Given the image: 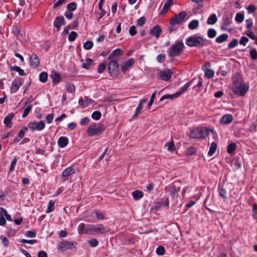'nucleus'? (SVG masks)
Listing matches in <instances>:
<instances>
[{
    "mask_svg": "<svg viewBox=\"0 0 257 257\" xmlns=\"http://www.w3.org/2000/svg\"><path fill=\"white\" fill-rule=\"evenodd\" d=\"M248 89V86L243 83L242 78L239 74H236L233 77L232 90L234 93L243 96Z\"/></svg>",
    "mask_w": 257,
    "mask_h": 257,
    "instance_id": "1",
    "label": "nucleus"
},
{
    "mask_svg": "<svg viewBox=\"0 0 257 257\" xmlns=\"http://www.w3.org/2000/svg\"><path fill=\"white\" fill-rule=\"evenodd\" d=\"M208 135V131L205 127H196L190 133V137L193 139H202Z\"/></svg>",
    "mask_w": 257,
    "mask_h": 257,
    "instance_id": "2",
    "label": "nucleus"
},
{
    "mask_svg": "<svg viewBox=\"0 0 257 257\" xmlns=\"http://www.w3.org/2000/svg\"><path fill=\"white\" fill-rule=\"evenodd\" d=\"M86 227L87 234H103L107 232L105 227L101 224L97 225L87 224Z\"/></svg>",
    "mask_w": 257,
    "mask_h": 257,
    "instance_id": "3",
    "label": "nucleus"
},
{
    "mask_svg": "<svg viewBox=\"0 0 257 257\" xmlns=\"http://www.w3.org/2000/svg\"><path fill=\"white\" fill-rule=\"evenodd\" d=\"M184 45L183 42H178L175 43L169 49V55L170 57H177L180 55Z\"/></svg>",
    "mask_w": 257,
    "mask_h": 257,
    "instance_id": "4",
    "label": "nucleus"
},
{
    "mask_svg": "<svg viewBox=\"0 0 257 257\" xmlns=\"http://www.w3.org/2000/svg\"><path fill=\"white\" fill-rule=\"evenodd\" d=\"M104 131L103 125L100 123H94L90 125L87 129V134L92 137L101 134Z\"/></svg>",
    "mask_w": 257,
    "mask_h": 257,
    "instance_id": "5",
    "label": "nucleus"
},
{
    "mask_svg": "<svg viewBox=\"0 0 257 257\" xmlns=\"http://www.w3.org/2000/svg\"><path fill=\"white\" fill-rule=\"evenodd\" d=\"M204 41L200 37L192 36L189 37L186 41V44L189 47H198L204 45Z\"/></svg>",
    "mask_w": 257,
    "mask_h": 257,
    "instance_id": "6",
    "label": "nucleus"
},
{
    "mask_svg": "<svg viewBox=\"0 0 257 257\" xmlns=\"http://www.w3.org/2000/svg\"><path fill=\"white\" fill-rule=\"evenodd\" d=\"M118 64L116 60H111L108 64L109 74L112 76H117L118 74Z\"/></svg>",
    "mask_w": 257,
    "mask_h": 257,
    "instance_id": "7",
    "label": "nucleus"
},
{
    "mask_svg": "<svg viewBox=\"0 0 257 257\" xmlns=\"http://www.w3.org/2000/svg\"><path fill=\"white\" fill-rule=\"evenodd\" d=\"M29 128L33 132L41 131L45 127V124L43 121H31L28 123Z\"/></svg>",
    "mask_w": 257,
    "mask_h": 257,
    "instance_id": "8",
    "label": "nucleus"
},
{
    "mask_svg": "<svg viewBox=\"0 0 257 257\" xmlns=\"http://www.w3.org/2000/svg\"><path fill=\"white\" fill-rule=\"evenodd\" d=\"M24 83L23 80L20 77L15 78L14 80L12 82L10 91L11 93H15L18 91L20 87L23 85Z\"/></svg>",
    "mask_w": 257,
    "mask_h": 257,
    "instance_id": "9",
    "label": "nucleus"
},
{
    "mask_svg": "<svg viewBox=\"0 0 257 257\" xmlns=\"http://www.w3.org/2000/svg\"><path fill=\"white\" fill-rule=\"evenodd\" d=\"M172 75V71L169 69L163 70H160L157 74V77L159 79L164 81L169 80Z\"/></svg>",
    "mask_w": 257,
    "mask_h": 257,
    "instance_id": "10",
    "label": "nucleus"
},
{
    "mask_svg": "<svg viewBox=\"0 0 257 257\" xmlns=\"http://www.w3.org/2000/svg\"><path fill=\"white\" fill-rule=\"evenodd\" d=\"M134 63L135 59L134 58L123 61L120 64V69L123 72H125L130 69Z\"/></svg>",
    "mask_w": 257,
    "mask_h": 257,
    "instance_id": "11",
    "label": "nucleus"
},
{
    "mask_svg": "<svg viewBox=\"0 0 257 257\" xmlns=\"http://www.w3.org/2000/svg\"><path fill=\"white\" fill-rule=\"evenodd\" d=\"M186 17L185 12H181L175 17L171 18L170 23L172 25L178 24L182 22L183 19Z\"/></svg>",
    "mask_w": 257,
    "mask_h": 257,
    "instance_id": "12",
    "label": "nucleus"
},
{
    "mask_svg": "<svg viewBox=\"0 0 257 257\" xmlns=\"http://www.w3.org/2000/svg\"><path fill=\"white\" fill-rule=\"evenodd\" d=\"M65 24V19L63 16L57 17L54 21V27L59 31L60 28Z\"/></svg>",
    "mask_w": 257,
    "mask_h": 257,
    "instance_id": "13",
    "label": "nucleus"
},
{
    "mask_svg": "<svg viewBox=\"0 0 257 257\" xmlns=\"http://www.w3.org/2000/svg\"><path fill=\"white\" fill-rule=\"evenodd\" d=\"M30 59L31 67L34 68H37L40 64V60L38 56L36 54H32L30 56Z\"/></svg>",
    "mask_w": 257,
    "mask_h": 257,
    "instance_id": "14",
    "label": "nucleus"
},
{
    "mask_svg": "<svg viewBox=\"0 0 257 257\" xmlns=\"http://www.w3.org/2000/svg\"><path fill=\"white\" fill-rule=\"evenodd\" d=\"M233 120V117L231 114H227L223 115L220 119V123L223 125L229 124Z\"/></svg>",
    "mask_w": 257,
    "mask_h": 257,
    "instance_id": "15",
    "label": "nucleus"
},
{
    "mask_svg": "<svg viewBox=\"0 0 257 257\" xmlns=\"http://www.w3.org/2000/svg\"><path fill=\"white\" fill-rule=\"evenodd\" d=\"M50 77L52 79L54 85H57L60 81V76L56 71L51 72Z\"/></svg>",
    "mask_w": 257,
    "mask_h": 257,
    "instance_id": "16",
    "label": "nucleus"
},
{
    "mask_svg": "<svg viewBox=\"0 0 257 257\" xmlns=\"http://www.w3.org/2000/svg\"><path fill=\"white\" fill-rule=\"evenodd\" d=\"M14 117V114L13 113H10L8 114L4 119V122L5 125L9 127H11L12 126V120Z\"/></svg>",
    "mask_w": 257,
    "mask_h": 257,
    "instance_id": "17",
    "label": "nucleus"
},
{
    "mask_svg": "<svg viewBox=\"0 0 257 257\" xmlns=\"http://www.w3.org/2000/svg\"><path fill=\"white\" fill-rule=\"evenodd\" d=\"M173 4V0H168L164 4L162 10L161 11L160 14H165Z\"/></svg>",
    "mask_w": 257,
    "mask_h": 257,
    "instance_id": "18",
    "label": "nucleus"
},
{
    "mask_svg": "<svg viewBox=\"0 0 257 257\" xmlns=\"http://www.w3.org/2000/svg\"><path fill=\"white\" fill-rule=\"evenodd\" d=\"M28 131L27 127H23L19 133L18 136L14 139V142L18 143L24 137L26 133Z\"/></svg>",
    "mask_w": 257,
    "mask_h": 257,
    "instance_id": "19",
    "label": "nucleus"
},
{
    "mask_svg": "<svg viewBox=\"0 0 257 257\" xmlns=\"http://www.w3.org/2000/svg\"><path fill=\"white\" fill-rule=\"evenodd\" d=\"M75 171L71 167H67L63 172L62 175L63 177H67L74 174Z\"/></svg>",
    "mask_w": 257,
    "mask_h": 257,
    "instance_id": "20",
    "label": "nucleus"
},
{
    "mask_svg": "<svg viewBox=\"0 0 257 257\" xmlns=\"http://www.w3.org/2000/svg\"><path fill=\"white\" fill-rule=\"evenodd\" d=\"M73 243L69 241H63L61 242L59 245V248L61 249H67L72 247Z\"/></svg>",
    "mask_w": 257,
    "mask_h": 257,
    "instance_id": "21",
    "label": "nucleus"
},
{
    "mask_svg": "<svg viewBox=\"0 0 257 257\" xmlns=\"http://www.w3.org/2000/svg\"><path fill=\"white\" fill-rule=\"evenodd\" d=\"M203 70L204 71V74L206 78H212L214 75V72L212 69H208L205 66L202 67Z\"/></svg>",
    "mask_w": 257,
    "mask_h": 257,
    "instance_id": "22",
    "label": "nucleus"
},
{
    "mask_svg": "<svg viewBox=\"0 0 257 257\" xmlns=\"http://www.w3.org/2000/svg\"><path fill=\"white\" fill-rule=\"evenodd\" d=\"M68 144V139L64 137H60L58 141L59 146L62 148L65 147Z\"/></svg>",
    "mask_w": 257,
    "mask_h": 257,
    "instance_id": "23",
    "label": "nucleus"
},
{
    "mask_svg": "<svg viewBox=\"0 0 257 257\" xmlns=\"http://www.w3.org/2000/svg\"><path fill=\"white\" fill-rule=\"evenodd\" d=\"M161 32L162 30L160 27L158 26H156L151 30L150 34L158 38L160 36Z\"/></svg>",
    "mask_w": 257,
    "mask_h": 257,
    "instance_id": "24",
    "label": "nucleus"
},
{
    "mask_svg": "<svg viewBox=\"0 0 257 257\" xmlns=\"http://www.w3.org/2000/svg\"><path fill=\"white\" fill-rule=\"evenodd\" d=\"M122 54V50L120 49H116L110 54L108 59H110L121 56Z\"/></svg>",
    "mask_w": 257,
    "mask_h": 257,
    "instance_id": "25",
    "label": "nucleus"
},
{
    "mask_svg": "<svg viewBox=\"0 0 257 257\" xmlns=\"http://www.w3.org/2000/svg\"><path fill=\"white\" fill-rule=\"evenodd\" d=\"M191 84V82H188L186 83L184 85H183L182 87L180 88L179 91L177 92L176 95H179V96L184 93L187 89L190 87Z\"/></svg>",
    "mask_w": 257,
    "mask_h": 257,
    "instance_id": "26",
    "label": "nucleus"
},
{
    "mask_svg": "<svg viewBox=\"0 0 257 257\" xmlns=\"http://www.w3.org/2000/svg\"><path fill=\"white\" fill-rule=\"evenodd\" d=\"M1 216H5L9 221L12 220L11 216L8 214L7 210L3 207H0V217Z\"/></svg>",
    "mask_w": 257,
    "mask_h": 257,
    "instance_id": "27",
    "label": "nucleus"
},
{
    "mask_svg": "<svg viewBox=\"0 0 257 257\" xmlns=\"http://www.w3.org/2000/svg\"><path fill=\"white\" fill-rule=\"evenodd\" d=\"M132 196L134 199L137 200L140 199L143 196V193L139 190H135L132 192Z\"/></svg>",
    "mask_w": 257,
    "mask_h": 257,
    "instance_id": "28",
    "label": "nucleus"
},
{
    "mask_svg": "<svg viewBox=\"0 0 257 257\" xmlns=\"http://www.w3.org/2000/svg\"><path fill=\"white\" fill-rule=\"evenodd\" d=\"M217 21V18L215 14L211 15L207 19V24L208 25H213Z\"/></svg>",
    "mask_w": 257,
    "mask_h": 257,
    "instance_id": "29",
    "label": "nucleus"
},
{
    "mask_svg": "<svg viewBox=\"0 0 257 257\" xmlns=\"http://www.w3.org/2000/svg\"><path fill=\"white\" fill-rule=\"evenodd\" d=\"M227 38L228 35L226 34H223L217 37L215 39V41L217 43H221L225 41Z\"/></svg>",
    "mask_w": 257,
    "mask_h": 257,
    "instance_id": "30",
    "label": "nucleus"
},
{
    "mask_svg": "<svg viewBox=\"0 0 257 257\" xmlns=\"http://www.w3.org/2000/svg\"><path fill=\"white\" fill-rule=\"evenodd\" d=\"M87 224H85L84 223H81L78 227V231L79 233H86L87 234L86 231V227Z\"/></svg>",
    "mask_w": 257,
    "mask_h": 257,
    "instance_id": "31",
    "label": "nucleus"
},
{
    "mask_svg": "<svg viewBox=\"0 0 257 257\" xmlns=\"http://www.w3.org/2000/svg\"><path fill=\"white\" fill-rule=\"evenodd\" d=\"M198 21L197 20H194L189 23L188 24V28L190 30H194L198 27Z\"/></svg>",
    "mask_w": 257,
    "mask_h": 257,
    "instance_id": "32",
    "label": "nucleus"
},
{
    "mask_svg": "<svg viewBox=\"0 0 257 257\" xmlns=\"http://www.w3.org/2000/svg\"><path fill=\"white\" fill-rule=\"evenodd\" d=\"M54 205H55V202L51 200L49 201L48 204L47 209L46 210L45 212L46 213H49L51 212H52L54 209Z\"/></svg>",
    "mask_w": 257,
    "mask_h": 257,
    "instance_id": "33",
    "label": "nucleus"
},
{
    "mask_svg": "<svg viewBox=\"0 0 257 257\" xmlns=\"http://www.w3.org/2000/svg\"><path fill=\"white\" fill-rule=\"evenodd\" d=\"M48 74L45 72H41L39 75V80L42 83H45L47 81Z\"/></svg>",
    "mask_w": 257,
    "mask_h": 257,
    "instance_id": "34",
    "label": "nucleus"
},
{
    "mask_svg": "<svg viewBox=\"0 0 257 257\" xmlns=\"http://www.w3.org/2000/svg\"><path fill=\"white\" fill-rule=\"evenodd\" d=\"M236 146V144L234 143L229 144L227 148V152L228 154L232 153L235 150Z\"/></svg>",
    "mask_w": 257,
    "mask_h": 257,
    "instance_id": "35",
    "label": "nucleus"
},
{
    "mask_svg": "<svg viewBox=\"0 0 257 257\" xmlns=\"http://www.w3.org/2000/svg\"><path fill=\"white\" fill-rule=\"evenodd\" d=\"M66 89L68 92L73 93L75 91V87L73 84L71 83H67L66 84Z\"/></svg>",
    "mask_w": 257,
    "mask_h": 257,
    "instance_id": "36",
    "label": "nucleus"
},
{
    "mask_svg": "<svg viewBox=\"0 0 257 257\" xmlns=\"http://www.w3.org/2000/svg\"><path fill=\"white\" fill-rule=\"evenodd\" d=\"M11 70L18 72L20 76H23L25 74V71L24 70L22 69L19 66H14L11 68Z\"/></svg>",
    "mask_w": 257,
    "mask_h": 257,
    "instance_id": "37",
    "label": "nucleus"
},
{
    "mask_svg": "<svg viewBox=\"0 0 257 257\" xmlns=\"http://www.w3.org/2000/svg\"><path fill=\"white\" fill-rule=\"evenodd\" d=\"M216 148L217 145L215 143H211L208 151V155L209 156H212L215 152Z\"/></svg>",
    "mask_w": 257,
    "mask_h": 257,
    "instance_id": "38",
    "label": "nucleus"
},
{
    "mask_svg": "<svg viewBox=\"0 0 257 257\" xmlns=\"http://www.w3.org/2000/svg\"><path fill=\"white\" fill-rule=\"evenodd\" d=\"M176 94H177V92H176L175 93H174L173 94L164 95L161 97L160 100L162 101L163 100L165 99H173L174 98L178 97L179 96L176 95Z\"/></svg>",
    "mask_w": 257,
    "mask_h": 257,
    "instance_id": "39",
    "label": "nucleus"
},
{
    "mask_svg": "<svg viewBox=\"0 0 257 257\" xmlns=\"http://www.w3.org/2000/svg\"><path fill=\"white\" fill-rule=\"evenodd\" d=\"M92 63V60L89 58H87L86 59L85 62L82 64V67L85 69H88Z\"/></svg>",
    "mask_w": 257,
    "mask_h": 257,
    "instance_id": "40",
    "label": "nucleus"
},
{
    "mask_svg": "<svg viewBox=\"0 0 257 257\" xmlns=\"http://www.w3.org/2000/svg\"><path fill=\"white\" fill-rule=\"evenodd\" d=\"M101 116V113L99 111H94L91 115V117L93 119L99 120Z\"/></svg>",
    "mask_w": 257,
    "mask_h": 257,
    "instance_id": "41",
    "label": "nucleus"
},
{
    "mask_svg": "<svg viewBox=\"0 0 257 257\" xmlns=\"http://www.w3.org/2000/svg\"><path fill=\"white\" fill-rule=\"evenodd\" d=\"M216 35V32L214 29H209L207 31V36L210 38H213Z\"/></svg>",
    "mask_w": 257,
    "mask_h": 257,
    "instance_id": "42",
    "label": "nucleus"
},
{
    "mask_svg": "<svg viewBox=\"0 0 257 257\" xmlns=\"http://www.w3.org/2000/svg\"><path fill=\"white\" fill-rule=\"evenodd\" d=\"M25 236L27 237L33 238L36 236V232L31 230H28L24 233Z\"/></svg>",
    "mask_w": 257,
    "mask_h": 257,
    "instance_id": "43",
    "label": "nucleus"
},
{
    "mask_svg": "<svg viewBox=\"0 0 257 257\" xmlns=\"http://www.w3.org/2000/svg\"><path fill=\"white\" fill-rule=\"evenodd\" d=\"M252 211L253 218L257 222V204L254 203L252 205Z\"/></svg>",
    "mask_w": 257,
    "mask_h": 257,
    "instance_id": "44",
    "label": "nucleus"
},
{
    "mask_svg": "<svg viewBox=\"0 0 257 257\" xmlns=\"http://www.w3.org/2000/svg\"><path fill=\"white\" fill-rule=\"evenodd\" d=\"M147 99H142L140 101V103H139L138 106L136 108V109L137 110V111H139L140 112H141L142 109L144 107V105L147 102Z\"/></svg>",
    "mask_w": 257,
    "mask_h": 257,
    "instance_id": "45",
    "label": "nucleus"
},
{
    "mask_svg": "<svg viewBox=\"0 0 257 257\" xmlns=\"http://www.w3.org/2000/svg\"><path fill=\"white\" fill-rule=\"evenodd\" d=\"M93 46V42L92 41H88L84 44L83 47L86 50H90L92 48Z\"/></svg>",
    "mask_w": 257,
    "mask_h": 257,
    "instance_id": "46",
    "label": "nucleus"
},
{
    "mask_svg": "<svg viewBox=\"0 0 257 257\" xmlns=\"http://www.w3.org/2000/svg\"><path fill=\"white\" fill-rule=\"evenodd\" d=\"M244 19L243 15L241 13H237L235 18L236 22L240 23Z\"/></svg>",
    "mask_w": 257,
    "mask_h": 257,
    "instance_id": "47",
    "label": "nucleus"
},
{
    "mask_svg": "<svg viewBox=\"0 0 257 257\" xmlns=\"http://www.w3.org/2000/svg\"><path fill=\"white\" fill-rule=\"evenodd\" d=\"M165 147L170 152H173L174 150V144L173 143L167 142L165 145Z\"/></svg>",
    "mask_w": 257,
    "mask_h": 257,
    "instance_id": "48",
    "label": "nucleus"
},
{
    "mask_svg": "<svg viewBox=\"0 0 257 257\" xmlns=\"http://www.w3.org/2000/svg\"><path fill=\"white\" fill-rule=\"evenodd\" d=\"M32 108V105H29L26 108L24 109V113L23 114L22 117H26L28 114L29 113L30 110Z\"/></svg>",
    "mask_w": 257,
    "mask_h": 257,
    "instance_id": "49",
    "label": "nucleus"
},
{
    "mask_svg": "<svg viewBox=\"0 0 257 257\" xmlns=\"http://www.w3.org/2000/svg\"><path fill=\"white\" fill-rule=\"evenodd\" d=\"M156 253L159 255H162L165 253V248L163 246H159L156 249Z\"/></svg>",
    "mask_w": 257,
    "mask_h": 257,
    "instance_id": "50",
    "label": "nucleus"
},
{
    "mask_svg": "<svg viewBox=\"0 0 257 257\" xmlns=\"http://www.w3.org/2000/svg\"><path fill=\"white\" fill-rule=\"evenodd\" d=\"M17 162V159L16 157H14L13 159V160L12 161L10 167V171H13L16 165Z\"/></svg>",
    "mask_w": 257,
    "mask_h": 257,
    "instance_id": "51",
    "label": "nucleus"
},
{
    "mask_svg": "<svg viewBox=\"0 0 257 257\" xmlns=\"http://www.w3.org/2000/svg\"><path fill=\"white\" fill-rule=\"evenodd\" d=\"M77 36V34L75 32H74V31L71 32L68 37L69 41L70 42L74 41L75 40Z\"/></svg>",
    "mask_w": 257,
    "mask_h": 257,
    "instance_id": "52",
    "label": "nucleus"
},
{
    "mask_svg": "<svg viewBox=\"0 0 257 257\" xmlns=\"http://www.w3.org/2000/svg\"><path fill=\"white\" fill-rule=\"evenodd\" d=\"M238 43V40L236 39H234L231 42H229L228 44V48L232 49L235 47Z\"/></svg>",
    "mask_w": 257,
    "mask_h": 257,
    "instance_id": "53",
    "label": "nucleus"
},
{
    "mask_svg": "<svg viewBox=\"0 0 257 257\" xmlns=\"http://www.w3.org/2000/svg\"><path fill=\"white\" fill-rule=\"evenodd\" d=\"M94 213L95 215L96 216V217L99 220H102L104 219V215L103 214L99 211L98 210H96L94 211Z\"/></svg>",
    "mask_w": 257,
    "mask_h": 257,
    "instance_id": "54",
    "label": "nucleus"
},
{
    "mask_svg": "<svg viewBox=\"0 0 257 257\" xmlns=\"http://www.w3.org/2000/svg\"><path fill=\"white\" fill-rule=\"evenodd\" d=\"M106 68V66L104 63H101L98 65L97 67V71L99 73H102L104 72Z\"/></svg>",
    "mask_w": 257,
    "mask_h": 257,
    "instance_id": "55",
    "label": "nucleus"
},
{
    "mask_svg": "<svg viewBox=\"0 0 257 257\" xmlns=\"http://www.w3.org/2000/svg\"><path fill=\"white\" fill-rule=\"evenodd\" d=\"M19 242L21 243H26L31 244L36 243L37 242L36 240L35 239L27 240L25 239H21L19 240Z\"/></svg>",
    "mask_w": 257,
    "mask_h": 257,
    "instance_id": "56",
    "label": "nucleus"
},
{
    "mask_svg": "<svg viewBox=\"0 0 257 257\" xmlns=\"http://www.w3.org/2000/svg\"><path fill=\"white\" fill-rule=\"evenodd\" d=\"M250 56L253 60L257 59V51L255 49H251L250 51Z\"/></svg>",
    "mask_w": 257,
    "mask_h": 257,
    "instance_id": "57",
    "label": "nucleus"
},
{
    "mask_svg": "<svg viewBox=\"0 0 257 257\" xmlns=\"http://www.w3.org/2000/svg\"><path fill=\"white\" fill-rule=\"evenodd\" d=\"M248 41V39L245 36H242L239 40V44L245 46L246 43Z\"/></svg>",
    "mask_w": 257,
    "mask_h": 257,
    "instance_id": "58",
    "label": "nucleus"
},
{
    "mask_svg": "<svg viewBox=\"0 0 257 257\" xmlns=\"http://www.w3.org/2000/svg\"><path fill=\"white\" fill-rule=\"evenodd\" d=\"M146 20V19L145 17H143L140 18L137 21V25L139 26H143L145 24Z\"/></svg>",
    "mask_w": 257,
    "mask_h": 257,
    "instance_id": "59",
    "label": "nucleus"
},
{
    "mask_svg": "<svg viewBox=\"0 0 257 257\" xmlns=\"http://www.w3.org/2000/svg\"><path fill=\"white\" fill-rule=\"evenodd\" d=\"M54 117V114L53 113L49 114L46 118V121L48 123H50L52 122Z\"/></svg>",
    "mask_w": 257,
    "mask_h": 257,
    "instance_id": "60",
    "label": "nucleus"
},
{
    "mask_svg": "<svg viewBox=\"0 0 257 257\" xmlns=\"http://www.w3.org/2000/svg\"><path fill=\"white\" fill-rule=\"evenodd\" d=\"M67 9L69 11H74L76 9V5L75 3H71L67 5Z\"/></svg>",
    "mask_w": 257,
    "mask_h": 257,
    "instance_id": "61",
    "label": "nucleus"
},
{
    "mask_svg": "<svg viewBox=\"0 0 257 257\" xmlns=\"http://www.w3.org/2000/svg\"><path fill=\"white\" fill-rule=\"evenodd\" d=\"M90 245L91 247H95L98 245V241L96 239H92L89 242Z\"/></svg>",
    "mask_w": 257,
    "mask_h": 257,
    "instance_id": "62",
    "label": "nucleus"
},
{
    "mask_svg": "<svg viewBox=\"0 0 257 257\" xmlns=\"http://www.w3.org/2000/svg\"><path fill=\"white\" fill-rule=\"evenodd\" d=\"M129 33L131 36H134L136 34L137 31H136V27L135 26L131 27L129 30Z\"/></svg>",
    "mask_w": 257,
    "mask_h": 257,
    "instance_id": "63",
    "label": "nucleus"
},
{
    "mask_svg": "<svg viewBox=\"0 0 257 257\" xmlns=\"http://www.w3.org/2000/svg\"><path fill=\"white\" fill-rule=\"evenodd\" d=\"M247 10L249 14H251L255 11V8L253 5H250L248 6Z\"/></svg>",
    "mask_w": 257,
    "mask_h": 257,
    "instance_id": "64",
    "label": "nucleus"
}]
</instances>
